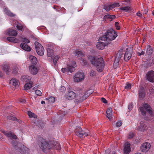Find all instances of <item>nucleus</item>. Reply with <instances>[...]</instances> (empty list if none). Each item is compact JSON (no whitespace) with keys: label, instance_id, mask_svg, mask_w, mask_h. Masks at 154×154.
Here are the masks:
<instances>
[{"label":"nucleus","instance_id":"52","mask_svg":"<svg viewBox=\"0 0 154 154\" xmlns=\"http://www.w3.org/2000/svg\"><path fill=\"white\" fill-rule=\"evenodd\" d=\"M133 104L132 103H130L128 105V108L129 110V111H131L133 108Z\"/></svg>","mask_w":154,"mask_h":154},{"label":"nucleus","instance_id":"10","mask_svg":"<svg viewBox=\"0 0 154 154\" xmlns=\"http://www.w3.org/2000/svg\"><path fill=\"white\" fill-rule=\"evenodd\" d=\"M84 74L81 72H77L74 77V80L75 82H79L84 79Z\"/></svg>","mask_w":154,"mask_h":154},{"label":"nucleus","instance_id":"58","mask_svg":"<svg viewBox=\"0 0 154 154\" xmlns=\"http://www.w3.org/2000/svg\"><path fill=\"white\" fill-rule=\"evenodd\" d=\"M19 101L21 103H25L26 100L23 99L21 98L20 99Z\"/></svg>","mask_w":154,"mask_h":154},{"label":"nucleus","instance_id":"49","mask_svg":"<svg viewBox=\"0 0 154 154\" xmlns=\"http://www.w3.org/2000/svg\"><path fill=\"white\" fill-rule=\"evenodd\" d=\"M131 84L130 83H128L126 84V85L125 86V88L127 89H131Z\"/></svg>","mask_w":154,"mask_h":154},{"label":"nucleus","instance_id":"23","mask_svg":"<svg viewBox=\"0 0 154 154\" xmlns=\"http://www.w3.org/2000/svg\"><path fill=\"white\" fill-rule=\"evenodd\" d=\"M2 69L7 74H8L10 71V66L9 64H4L2 66Z\"/></svg>","mask_w":154,"mask_h":154},{"label":"nucleus","instance_id":"57","mask_svg":"<svg viewBox=\"0 0 154 154\" xmlns=\"http://www.w3.org/2000/svg\"><path fill=\"white\" fill-rule=\"evenodd\" d=\"M101 101L103 103H107V101L103 97L101 98Z\"/></svg>","mask_w":154,"mask_h":154},{"label":"nucleus","instance_id":"35","mask_svg":"<svg viewBox=\"0 0 154 154\" xmlns=\"http://www.w3.org/2000/svg\"><path fill=\"white\" fill-rule=\"evenodd\" d=\"M11 143L16 149H18L19 147L18 146V142L16 140H13L12 141Z\"/></svg>","mask_w":154,"mask_h":154},{"label":"nucleus","instance_id":"59","mask_svg":"<svg viewBox=\"0 0 154 154\" xmlns=\"http://www.w3.org/2000/svg\"><path fill=\"white\" fill-rule=\"evenodd\" d=\"M134 134H130L128 137L129 138H131L134 137Z\"/></svg>","mask_w":154,"mask_h":154},{"label":"nucleus","instance_id":"34","mask_svg":"<svg viewBox=\"0 0 154 154\" xmlns=\"http://www.w3.org/2000/svg\"><path fill=\"white\" fill-rule=\"evenodd\" d=\"M81 63L83 66H88V63L87 61L83 58H81Z\"/></svg>","mask_w":154,"mask_h":154},{"label":"nucleus","instance_id":"3","mask_svg":"<svg viewBox=\"0 0 154 154\" xmlns=\"http://www.w3.org/2000/svg\"><path fill=\"white\" fill-rule=\"evenodd\" d=\"M143 107H140L139 109L144 119L148 121H154V111L150 106L147 103L143 105Z\"/></svg>","mask_w":154,"mask_h":154},{"label":"nucleus","instance_id":"48","mask_svg":"<svg viewBox=\"0 0 154 154\" xmlns=\"http://www.w3.org/2000/svg\"><path fill=\"white\" fill-rule=\"evenodd\" d=\"M35 94L38 96H41L42 95L41 92L38 90H36L35 91Z\"/></svg>","mask_w":154,"mask_h":154},{"label":"nucleus","instance_id":"51","mask_svg":"<svg viewBox=\"0 0 154 154\" xmlns=\"http://www.w3.org/2000/svg\"><path fill=\"white\" fill-rule=\"evenodd\" d=\"M22 41L26 43H29L30 42V41L28 39L25 38H22Z\"/></svg>","mask_w":154,"mask_h":154},{"label":"nucleus","instance_id":"62","mask_svg":"<svg viewBox=\"0 0 154 154\" xmlns=\"http://www.w3.org/2000/svg\"><path fill=\"white\" fill-rule=\"evenodd\" d=\"M109 151L108 150H106L105 151V153L106 154H109Z\"/></svg>","mask_w":154,"mask_h":154},{"label":"nucleus","instance_id":"37","mask_svg":"<svg viewBox=\"0 0 154 154\" xmlns=\"http://www.w3.org/2000/svg\"><path fill=\"white\" fill-rule=\"evenodd\" d=\"M120 10L123 11L128 12L129 11H131V8L127 6L121 8H120Z\"/></svg>","mask_w":154,"mask_h":154},{"label":"nucleus","instance_id":"6","mask_svg":"<svg viewBox=\"0 0 154 154\" xmlns=\"http://www.w3.org/2000/svg\"><path fill=\"white\" fill-rule=\"evenodd\" d=\"M34 44L37 54L40 56H43L44 53V49L43 47L40 43L38 42H35Z\"/></svg>","mask_w":154,"mask_h":154},{"label":"nucleus","instance_id":"8","mask_svg":"<svg viewBox=\"0 0 154 154\" xmlns=\"http://www.w3.org/2000/svg\"><path fill=\"white\" fill-rule=\"evenodd\" d=\"M61 70L63 73L67 72L72 73L75 70V68L74 66L68 65L66 67L62 68Z\"/></svg>","mask_w":154,"mask_h":154},{"label":"nucleus","instance_id":"21","mask_svg":"<svg viewBox=\"0 0 154 154\" xmlns=\"http://www.w3.org/2000/svg\"><path fill=\"white\" fill-rule=\"evenodd\" d=\"M29 70L30 73L33 75L36 74L38 72V69L34 65H31L29 67Z\"/></svg>","mask_w":154,"mask_h":154},{"label":"nucleus","instance_id":"30","mask_svg":"<svg viewBox=\"0 0 154 154\" xmlns=\"http://www.w3.org/2000/svg\"><path fill=\"white\" fill-rule=\"evenodd\" d=\"M153 52V50L151 47L149 45L147 46L146 53L147 55L151 54Z\"/></svg>","mask_w":154,"mask_h":154},{"label":"nucleus","instance_id":"16","mask_svg":"<svg viewBox=\"0 0 154 154\" xmlns=\"http://www.w3.org/2000/svg\"><path fill=\"white\" fill-rule=\"evenodd\" d=\"M76 96V94L74 92L68 91L66 98L69 100H72L75 99Z\"/></svg>","mask_w":154,"mask_h":154},{"label":"nucleus","instance_id":"2","mask_svg":"<svg viewBox=\"0 0 154 154\" xmlns=\"http://www.w3.org/2000/svg\"><path fill=\"white\" fill-rule=\"evenodd\" d=\"M88 60L92 65L99 72H102L104 68V61L102 57L89 55L88 57Z\"/></svg>","mask_w":154,"mask_h":154},{"label":"nucleus","instance_id":"50","mask_svg":"<svg viewBox=\"0 0 154 154\" xmlns=\"http://www.w3.org/2000/svg\"><path fill=\"white\" fill-rule=\"evenodd\" d=\"M119 23L118 22H116L115 23V26L116 27V28L117 30H119L120 27L119 26Z\"/></svg>","mask_w":154,"mask_h":154},{"label":"nucleus","instance_id":"4","mask_svg":"<svg viewBox=\"0 0 154 154\" xmlns=\"http://www.w3.org/2000/svg\"><path fill=\"white\" fill-rule=\"evenodd\" d=\"M117 36V32L113 29H107L104 35L100 38V40L111 43L110 42L115 39Z\"/></svg>","mask_w":154,"mask_h":154},{"label":"nucleus","instance_id":"40","mask_svg":"<svg viewBox=\"0 0 154 154\" xmlns=\"http://www.w3.org/2000/svg\"><path fill=\"white\" fill-rule=\"evenodd\" d=\"M75 53V55L78 57L84 56V54L81 51L78 50H76Z\"/></svg>","mask_w":154,"mask_h":154},{"label":"nucleus","instance_id":"60","mask_svg":"<svg viewBox=\"0 0 154 154\" xmlns=\"http://www.w3.org/2000/svg\"><path fill=\"white\" fill-rule=\"evenodd\" d=\"M137 16H139L140 17H141L142 16V14L140 12H138L137 13Z\"/></svg>","mask_w":154,"mask_h":154},{"label":"nucleus","instance_id":"42","mask_svg":"<svg viewBox=\"0 0 154 154\" xmlns=\"http://www.w3.org/2000/svg\"><path fill=\"white\" fill-rule=\"evenodd\" d=\"M28 114L29 117H30L32 118H35L36 115L34 114V113L30 111H28Z\"/></svg>","mask_w":154,"mask_h":154},{"label":"nucleus","instance_id":"20","mask_svg":"<svg viewBox=\"0 0 154 154\" xmlns=\"http://www.w3.org/2000/svg\"><path fill=\"white\" fill-rule=\"evenodd\" d=\"M124 153L125 154H128L131 151L130 145L129 143H125L124 145Z\"/></svg>","mask_w":154,"mask_h":154},{"label":"nucleus","instance_id":"25","mask_svg":"<svg viewBox=\"0 0 154 154\" xmlns=\"http://www.w3.org/2000/svg\"><path fill=\"white\" fill-rule=\"evenodd\" d=\"M7 39L8 41L11 42L18 43L20 40L14 37H9L7 38Z\"/></svg>","mask_w":154,"mask_h":154},{"label":"nucleus","instance_id":"18","mask_svg":"<svg viewBox=\"0 0 154 154\" xmlns=\"http://www.w3.org/2000/svg\"><path fill=\"white\" fill-rule=\"evenodd\" d=\"M6 34L8 35L16 36L17 35V33L16 30L9 29L7 30Z\"/></svg>","mask_w":154,"mask_h":154},{"label":"nucleus","instance_id":"15","mask_svg":"<svg viewBox=\"0 0 154 154\" xmlns=\"http://www.w3.org/2000/svg\"><path fill=\"white\" fill-rule=\"evenodd\" d=\"M119 6V3H114L111 5H105L104 6L103 8L106 10L107 11H108L115 8L118 7Z\"/></svg>","mask_w":154,"mask_h":154},{"label":"nucleus","instance_id":"32","mask_svg":"<svg viewBox=\"0 0 154 154\" xmlns=\"http://www.w3.org/2000/svg\"><path fill=\"white\" fill-rule=\"evenodd\" d=\"M48 56V57H53V50L51 48H48L47 49Z\"/></svg>","mask_w":154,"mask_h":154},{"label":"nucleus","instance_id":"7","mask_svg":"<svg viewBox=\"0 0 154 154\" xmlns=\"http://www.w3.org/2000/svg\"><path fill=\"white\" fill-rule=\"evenodd\" d=\"M75 132L76 135L80 137H82L83 135L86 137L89 134L88 133L83 131L79 126H76Z\"/></svg>","mask_w":154,"mask_h":154},{"label":"nucleus","instance_id":"61","mask_svg":"<svg viewBox=\"0 0 154 154\" xmlns=\"http://www.w3.org/2000/svg\"><path fill=\"white\" fill-rule=\"evenodd\" d=\"M3 76L2 72L0 71V78H2Z\"/></svg>","mask_w":154,"mask_h":154},{"label":"nucleus","instance_id":"9","mask_svg":"<svg viewBox=\"0 0 154 154\" xmlns=\"http://www.w3.org/2000/svg\"><path fill=\"white\" fill-rule=\"evenodd\" d=\"M100 38L99 40V42L97 43L96 46L97 48L100 50H103V49L105 47L106 45H112L111 43L107 42H100Z\"/></svg>","mask_w":154,"mask_h":154},{"label":"nucleus","instance_id":"47","mask_svg":"<svg viewBox=\"0 0 154 154\" xmlns=\"http://www.w3.org/2000/svg\"><path fill=\"white\" fill-rule=\"evenodd\" d=\"M59 57H58V56L55 57H54V58L53 59V62L54 63V65H56L57 62V61L59 59Z\"/></svg>","mask_w":154,"mask_h":154},{"label":"nucleus","instance_id":"26","mask_svg":"<svg viewBox=\"0 0 154 154\" xmlns=\"http://www.w3.org/2000/svg\"><path fill=\"white\" fill-rule=\"evenodd\" d=\"M29 59L31 63L34 65H35L37 63V60L36 58L33 56L31 55L29 57Z\"/></svg>","mask_w":154,"mask_h":154},{"label":"nucleus","instance_id":"53","mask_svg":"<svg viewBox=\"0 0 154 154\" xmlns=\"http://www.w3.org/2000/svg\"><path fill=\"white\" fill-rule=\"evenodd\" d=\"M95 74V72L93 70H91L90 72V75L91 76H93Z\"/></svg>","mask_w":154,"mask_h":154},{"label":"nucleus","instance_id":"17","mask_svg":"<svg viewBox=\"0 0 154 154\" xmlns=\"http://www.w3.org/2000/svg\"><path fill=\"white\" fill-rule=\"evenodd\" d=\"M10 84L14 86L15 88H18L20 84L18 80L15 79H12L9 82Z\"/></svg>","mask_w":154,"mask_h":154},{"label":"nucleus","instance_id":"19","mask_svg":"<svg viewBox=\"0 0 154 154\" xmlns=\"http://www.w3.org/2000/svg\"><path fill=\"white\" fill-rule=\"evenodd\" d=\"M18 149H19L20 152L22 154H28L30 152L29 149L24 145Z\"/></svg>","mask_w":154,"mask_h":154},{"label":"nucleus","instance_id":"64","mask_svg":"<svg viewBox=\"0 0 154 154\" xmlns=\"http://www.w3.org/2000/svg\"><path fill=\"white\" fill-rule=\"evenodd\" d=\"M140 54H141V55H144V54H145V52H144V51H142L140 53Z\"/></svg>","mask_w":154,"mask_h":154},{"label":"nucleus","instance_id":"12","mask_svg":"<svg viewBox=\"0 0 154 154\" xmlns=\"http://www.w3.org/2000/svg\"><path fill=\"white\" fill-rule=\"evenodd\" d=\"M150 146V144L149 143L145 142L140 146V149L142 152H146L149 150Z\"/></svg>","mask_w":154,"mask_h":154},{"label":"nucleus","instance_id":"28","mask_svg":"<svg viewBox=\"0 0 154 154\" xmlns=\"http://www.w3.org/2000/svg\"><path fill=\"white\" fill-rule=\"evenodd\" d=\"M112 109L110 108L108 109L106 112V117L108 118L109 120H111L112 118Z\"/></svg>","mask_w":154,"mask_h":154},{"label":"nucleus","instance_id":"56","mask_svg":"<svg viewBox=\"0 0 154 154\" xmlns=\"http://www.w3.org/2000/svg\"><path fill=\"white\" fill-rule=\"evenodd\" d=\"M17 28L19 30H21L22 31H23V27L22 26L17 25Z\"/></svg>","mask_w":154,"mask_h":154},{"label":"nucleus","instance_id":"39","mask_svg":"<svg viewBox=\"0 0 154 154\" xmlns=\"http://www.w3.org/2000/svg\"><path fill=\"white\" fill-rule=\"evenodd\" d=\"M77 98L75 99V103H81L82 101H81L82 99L80 97V94L79 95H78L77 96Z\"/></svg>","mask_w":154,"mask_h":154},{"label":"nucleus","instance_id":"11","mask_svg":"<svg viewBox=\"0 0 154 154\" xmlns=\"http://www.w3.org/2000/svg\"><path fill=\"white\" fill-rule=\"evenodd\" d=\"M146 79L148 81L154 82V72L153 70L149 71L146 75Z\"/></svg>","mask_w":154,"mask_h":154},{"label":"nucleus","instance_id":"5","mask_svg":"<svg viewBox=\"0 0 154 154\" xmlns=\"http://www.w3.org/2000/svg\"><path fill=\"white\" fill-rule=\"evenodd\" d=\"M39 140L41 142V143H39V146L44 152L46 150H49L53 147V145H52V144L54 143V140L48 142L42 137H40Z\"/></svg>","mask_w":154,"mask_h":154},{"label":"nucleus","instance_id":"24","mask_svg":"<svg viewBox=\"0 0 154 154\" xmlns=\"http://www.w3.org/2000/svg\"><path fill=\"white\" fill-rule=\"evenodd\" d=\"M116 18L115 15H111L110 14L105 15L103 17V20L105 21L108 20L110 21H112Z\"/></svg>","mask_w":154,"mask_h":154},{"label":"nucleus","instance_id":"55","mask_svg":"<svg viewBox=\"0 0 154 154\" xmlns=\"http://www.w3.org/2000/svg\"><path fill=\"white\" fill-rule=\"evenodd\" d=\"M122 124V122L121 121H118L116 123V126L120 127Z\"/></svg>","mask_w":154,"mask_h":154},{"label":"nucleus","instance_id":"46","mask_svg":"<svg viewBox=\"0 0 154 154\" xmlns=\"http://www.w3.org/2000/svg\"><path fill=\"white\" fill-rule=\"evenodd\" d=\"M66 90V88L64 86H61L60 88V91L62 93L65 92Z\"/></svg>","mask_w":154,"mask_h":154},{"label":"nucleus","instance_id":"29","mask_svg":"<svg viewBox=\"0 0 154 154\" xmlns=\"http://www.w3.org/2000/svg\"><path fill=\"white\" fill-rule=\"evenodd\" d=\"M32 84L33 83L32 81H30L29 82H28L26 83L24 85V90H27L30 89L31 87Z\"/></svg>","mask_w":154,"mask_h":154},{"label":"nucleus","instance_id":"38","mask_svg":"<svg viewBox=\"0 0 154 154\" xmlns=\"http://www.w3.org/2000/svg\"><path fill=\"white\" fill-rule=\"evenodd\" d=\"M7 118L9 120H11L13 121H18V119H17L15 117H13L11 116H8L7 117Z\"/></svg>","mask_w":154,"mask_h":154},{"label":"nucleus","instance_id":"43","mask_svg":"<svg viewBox=\"0 0 154 154\" xmlns=\"http://www.w3.org/2000/svg\"><path fill=\"white\" fill-rule=\"evenodd\" d=\"M8 136L10 137L11 138L14 139H16L17 138V136L15 134H13L11 133L8 134Z\"/></svg>","mask_w":154,"mask_h":154},{"label":"nucleus","instance_id":"36","mask_svg":"<svg viewBox=\"0 0 154 154\" xmlns=\"http://www.w3.org/2000/svg\"><path fill=\"white\" fill-rule=\"evenodd\" d=\"M5 13L6 14L10 17H13L15 15L10 11L7 10L6 8L5 9Z\"/></svg>","mask_w":154,"mask_h":154},{"label":"nucleus","instance_id":"31","mask_svg":"<svg viewBox=\"0 0 154 154\" xmlns=\"http://www.w3.org/2000/svg\"><path fill=\"white\" fill-rule=\"evenodd\" d=\"M31 77L27 75H24L23 76L22 78V80L25 82L29 81L30 82Z\"/></svg>","mask_w":154,"mask_h":154},{"label":"nucleus","instance_id":"27","mask_svg":"<svg viewBox=\"0 0 154 154\" xmlns=\"http://www.w3.org/2000/svg\"><path fill=\"white\" fill-rule=\"evenodd\" d=\"M54 143L52 144L53 146H52L53 147L52 148H53L54 149H56L58 150H60L61 148L60 144L54 141Z\"/></svg>","mask_w":154,"mask_h":154},{"label":"nucleus","instance_id":"13","mask_svg":"<svg viewBox=\"0 0 154 154\" xmlns=\"http://www.w3.org/2000/svg\"><path fill=\"white\" fill-rule=\"evenodd\" d=\"M145 92L144 87L142 86L139 87L138 91L139 98L140 100H142L145 97Z\"/></svg>","mask_w":154,"mask_h":154},{"label":"nucleus","instance_id":"63","mask_svg":"<svg viewBox=\"0 0 154 154\" xmlns=\"http://www.w3.org/2000/svg\"><path fill=\"white\" fill-rule=\"evenodd\" d=\"M148 12V10L147 9H145V10L144 12V14H146Z\"/></svg>","mask_w":154,"mask_h":154},{"label":"nucleus","instance_id":"14","mask_svg":"<svg viewBox=\"0 0 154 154\" xmlns=\"http://www.w3.org/2000/svg\"><path fill=\"white\" fill-rule=\"evenodd\" d=\"M148 129L147 125L143 121L140 123V126L138 127L137 130L139 131H146Z\"/></svg>","mask_w":154,"mask_h":154},{"label":"nucleus","instance_id":"1","mask_svg":"<svg viewBox=\"0 0 154 154\" xmlns=\"http://www.w3.org/2000/svg\"><path fill=\"white\" fill-rule=\"evenodd\" d=\"M132 53V50L130 48L126 49L124 51L123 49H121L117 53L115 57L114 62L113 64V67L116 69L119 65V62L123 55L124 54V59L125 61H128L131 58Z\"/></svg>","mask_w":154,"mask_h":154},{"label":"nucleus","instance_id":"54","mask_svg":"<svg viewBox=\"0 0 154 154\" xmlns=\"http://www.w3.org/2000/svg\"><path fill=\"white\" fill-rule=\"evenodd\" d=\"M90 90H88L86 91L85 94V95H88V97L92 93L90 92Z\"/></svg>","mask_w":154,"mask_h":154},{"label":"nucleus","instance_id":"22","mask_svg":"<svg viewBox=\"0 0 154 154\" xmlns=\"http://www.w3.org/2000/svg\"><path fill=\"white\" fill-rule=\"evenodd\" d=\"M20 47L23 50L27 51H30L31 48L30 46L24 43H22L20 45Z\"/></svg>","mask_w":154,"mask_h":154},{"label":"nucleus","instance_id":"45","mask_svg":"<svg viewBox=\"0 0 154 154\" xmlns=\"http://www.w3.org/2000/svg\"><path fill=\"white\" fill-rule=\"evenodd\" d=\"M18 71V69L17 67L14 66L12 70V72L14 74H17Z\"/></svg>","mask_w":154,"mask_h":154},{"label":"nucleus","instance_id":"41","mask_svg":"<svg viewBox=\"0 0 154 154\" xmlns=\"http://www.w3.org/2000/svg\"><path fill=\"white\" fill-rule=\"evenodd\" d=\"M46 100H48L49 101L50 103H53L55 101V98L51 96L49 98L48 97L46 99Z\"/></svg>","mask_w":154,"mask_h":154},{"label":"nucleus","instance_id":"33","mask_svg":"<svg viewBox=\"0 0 154 154\" xmlns=\"http://www.w3.org/2000/svg\"><path fill=\"white\" fill-rule=\"evenodd\" d=\"M45 126V124L43 121L42 120H39L38 122V125L37 126L41 128L42 129Z\"/></svg>","mask_w":154,"mask_h":154},{"label":"nucleus","instance_id":"44","mask_svg":"<svg viewBox=\"0 0 154 154\" xmlns=\"http://www.w3.org/2000/svg\"><path fill=\"white\" fill-rule=\"evenodd\" d=\"M80 94V97L82 99V100L81 101H83V100H85L88 97V95H85V94H84L83 95H82V94Z\"/></svg>","mask_w":154,"mask_h":154}]
</instances>
